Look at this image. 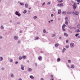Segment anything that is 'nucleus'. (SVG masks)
<instances>
[{"mask_svg":"<svg viewBox=\"0 0 80 80\" xmlns=\"http://www.w3.org/2000/svg\"><path fill=\"white\" fill-rule=\"evenodd\" d=\"M70 46L71 48L73 49L75 47V44L73 42H72L70 44Z\"/></svg>","mask_w":80,"mask_h":80,"instance_id":"nucleus-1","label":"nucleus"},{"mask_svg":"<svg viewBox=\"0 0 80 80\" xmlns=\"http://www.w3.org/2000/svg\"><path fill=\"white\" fill-rule=\"evenodd\" d=\"M15 14L16 15L18 16V17H20L21 16V14L19 13L18 11H16Z\"/></svg>","mask_w":80,"mask_h":80,"instance_id":"nucleus-2","label":"nucleus"},{"mask_svg":"<svg viewBox=\"0 0 80 80\" xmlns=\"http://www.w3.org/2000/svg\"><path fill=\"white\" fill-rule=\"evenodd\" d=\"M21 68L22 70H24L25 69V68H24V66L23 64H21Z\"/></svg>","mask_w":80,"mask_h":80,"instance_id":"nucleus-3","label":"nucleus"},{"mask_svg":"<svg viewBox=\"0 0 80 80\" xmlns=\"http://www.w3.org/2000/svg\"><path fill=\"white\" fill-rule=\"evenodd\" d=\"M72 13L73 14H75V15H78V12L75 11H73Z\"/></svg>","mask_w":80,"mask_h":80,"instance_id":"nucleus-4","label":"nucleus"},{"mask_svg":"<svg viewBox=\"0 0 80 80\" xmlns=\"http://www.w3.org/2000/svg\"><path fill=\"white\" fill-rule=\"evenodd\" d=\"M58 7H63V3L58 4H57Z\"/></svg>","mask_w":80,"mask_h":80,"instance_id":"nucleus-5","label":"nucleus"},{"mask_svg":"<svg viewBox=\"0 0 80 80\" xmlns=\"http://www.w3.org/2000/svg\"><path fill=\"white\" fill-rule=\"evenodd\" d=\"M28 71L29 72H32V68H28Z\"/></svg>","mask_w":80,"mask_h":80,"instance_id":"nucleus-6","label":"nucleus"},{"mask_svg":"<svg viewBox=\"0 0 80 80\" xmlns=\"http://www.w3.org/2000/svg\"><path fill=\"white\" fill-rule=\"evenodd\" d=\"M72 6H73V9L74 10H75V9H76V8H77V6L74 3V5H72Z\"/></svg>","mask_w":80,"mask_h":80,"instance_id":"nucleus-7","label":"nucleus"},{"mask_svg":"<svg viewBox=\"0 0 80 80\" xmlns=\"http://www.w3.org/2000/svg\"><path fill=\"white\" fill-rule=\"evenodd\" d=\"M18 36H15L14 37V40H18Z\"/></svg>","mask_w":80,"mask_h":80,"instance_id":"nucleus-8","label":"nucleus"},{"mask_svg":"<svg viewBox=\"0 0 80 80\" xmlns=\"http://www.w3.org/2000/svg\"><path fill=\"white\" fill-rule=\"evenodd\" d=\"M38 59L40 61H41L42 60V56H39L38 58Z\"/></svg>","mask_w":80,"mask_h":80,"instance_id":"nucleus-9","label":"nucleus"},{"mask_svg":"<svg viewBox=\"0 0 80 80\" xmlns=\"http://www.w3.org/2000/svg\"><path fill=\"white\" fill-rule=\"evenodd\" d=\"M25 7L27 8L28 7V4L26 3L25 4Z\"/></svg>","mask_w":80,"mask_h":80,"instance_id":"nucleus-10","label":"nucleus"},{"mask_svg":"<svg viewBox=\"0 0 80 80\" xmlns=\"http://www.w3.org/2000/svg\"><path fill=\"white\" fill-rule=\"evenodd\" d=\"M61 60V59H60V58H57V62H60Z\"/></svg>","mask_w":80,"mask_h":80,"instance_id":"nucleus-11","label":"nucleus"},{"mask_svg":"<svg viewBox=\"0 0 80 80\" xmlns=\"http://www.w3.org/2000/svg\"><path fill=\"white\" fill-rule=\"evenodd\" d=\"M65 50H66V49L65 48H64L62 49V52L64 53V52H65Z\"/></svg>","mask_w":80,"mask_h":80,"instance_id":"nucleus-12","label":"nucleus"},{"mask_svg":"<svg viewBox=\"0 0 80 80\" xmlns=\"http://www.w3.org/2000/svg\"><path fill=\"white\" fill-rule=\"evenodd\" d=\"M64 35L66 37H68V35L67 33L64 32Z\"/></svg>","mask_w":80,"mask_h":80,"instance_id":"nucleus-13","label":"nucleus"},{"mask_svg":"<svg viewBox=\"0 0 80 80\" xmlns=\"http://www.w3.org/2000/svg\"><path fill=\"white\" fill-rule=\"evenodd\" d=\"M30 78H31V79H34V77L32 75L30 76Z\"/></svg>","mask_w":80,"mask_h":80,"instance_id":"nucleus-14","label":"nucleus"},{"mask_svg":"<svg viewBox=\"0 0 80 80\" xmlns=\"http://www.w3.org/2000/svg\"><path fill=\"white\" fill-rule=\"evenodd\" d=\"M71 67L72 68H75V65L73 64L71 65Z\"/></svg>","mask_w":80,"mask_h":80,"instance_id":"nucleus-15","label":"nucleus"},{"mask_svg":"<svg viewBox=\"0 0 80 80\" xmlns=\"http://www.w3.org/2000/svg\"><path fill=\"white\" fill-rule=\"evenodd\" d=\"M0 28L2 30H3L4 29V27H3V26H1L0 27Z\"/></svg>","mask_w":80,"mask_h":80,"instance_id":"nucleus-16","label":"nucleus"},{"mask_svg":"<svg viewBox=\"0 0 80 80\" xmlns=\"http://www.w3.org/2000/svg\"><path fill=\"white\" fill-rule=\"evenodd\" d=\"M59 45V44L58 43H56L55 44V47H58V46Z\"/></svg>","mask_w":80,"mask_h":80,"instance_id":"nucleus-17","label":"nucleus"},{"mask_svg":"<svg viewBox=\"0 0 80 80\" xmlns=\"http://www.w3.org/2000/svg\"><path fill=\"white\" fill-rule=\"evenodd\" d=\"M72 12H67V14H68V15H70V14H72Z\"/></svg>","mask_w":80,"mask_h":80,"instance_id":"nucleus-18","label":"nucleus"},{"mask_svg":"<svg viewBox=\"0 0 80 80\" xmlns=\"http://www.w3.org/2000/svg\"><path fill=\"white\" fill-rule=\"evenodd\" d=\"M61 13V10H58V14H60Z\"/></svg>","mask_w":80,"mask_h":80,"instance_id":"nucleus-19","label":"nucleus"},{"mask_svg":"<svg viewBox=\"0 0 80 80\" xmlns=\"http://www.w3.org/2000/svg\"><path fill=\"white\" fill-rule=\"evenodd\" d=\"M47 30L45 29H44L43 30V33H46Z\"/></svg>","mask_w":80,"mask_h":80,"instance_id":"nucleus-20","label":"nucleus"},{"mask_svg":"<svg viewBox=\"0 0 80 80\" xmlns=\"http://www.w3.org/2000/svg\"><path fill=\"white\" fill-rule=\"evenodd\" d=\"M11 77L12 78H14L15 77V76L13 74L11 75Z\"/></svg>","mask_w":80,"mask_h":80,"instance_id":"nucleus-21","label":"nucleus"},{"mask_svg":"<svg viewBox=\"0 0 80 80\" xmlns=\"http://www.w3.org/2000/svg\"><path fill=\"white\" fill-rule=\"evenodd\" d=\"M9 61L10 62H13V59L12 58L10 59Z\"/></svg>","mask_w":80,"mask_h":80,"instance_id":"nucleus-22","label":"nucleus"},{"mask_svg":"<svg viewBox=\"0 0 80 80\" xmlns=\"http://www.w3.org/2000/svg\"><path fill=\"white\" fill-rule=\"evenodd\" d=\"M20 5H21V6H23V5H24V3L22 2H20Z\"/></svg>","mask_w":80,"mask_h":80,"instance_id":"nucleus-23","label":"nucleus"},{"mask_svg":"<svg viewBox=\"0 0 80 80\" xmlns=\"http://www.w3.org/2000/svg\"><path fill=\"white\" fill-rule=\"evenodd\" d=\"M65 27H66V25L65 24H63L62 25V28H65Z\"/></svg>","mask_w":80,"mask_h":80,"instance_id":"nucleus-24","label":"nucleus"},{"mask_svg":"<svg viewBox=\"0 0 80 80\" xmlns=\"http://www.w3.org/2000/svg\"><path fill=\"white\" fill-rule=\"evenodd\" d=\"M22 59H25L26 58V56H23L22 57Z\"/></svg>","mask_w":80,"mask_h":80,"instance_id":"nucleus-25","label":"nucleus"},{"mask_svg":"<svg viewBox=\"0 0 80 80\" xmlns=\"http://www.w3.org/2000/svg\"><path fill=\"white\" fill-rule=\"evenodd\" d=\"M3 60V57H0V61H2Z\"/></svg>","mask_w":80,"mask_h":80,"instance_id":"nucleus-26","label":"nucleus"},{"mask_svg":"<svg viewBox=\"0 0 80 80\" xmlns=\"http://www.w3.org/2000/svg\"><path fill=\"white\" fill-rule=\"evenodd\" d=\"M37 18V16H34L33 17V18L34 19H36V18Z\"/></svg>","mask_w":80,"mask_h":80,"instance_id":"nucleus-27","label":"nucleus"},{"mask_svg":"<svg viewBox=\"0 0 80 80\" xmlns=\"http://www.w3.org/2000/svg\"><path fill=\"white\" fill-rule=\"evenodd\" d=\"M80 28L78 29L77 30V32H80Z\"/></svg>","mask_w":80,"mask_h":80,"instance_id":"nucleus-28","label":"nucleus"},{"mask_svg":"<svg viewBox=\"0 0 80 80\" xmlns=\"http://www.w3.org/2000/svg\"><path fill=\"white\" fill-rule=\"evenodd\" d=\"M27 13V10H25L23 12V13L25 14V13Z\"/></svg>","mask_w":80,"mask_h":80,"instance_id":"nucleus-29","label":"nucleus"},{"mask_svg":"<svg viewBox=\"0 0 80 80\" xmlns=\"http://www.w3.org/2000/svg\"><path fill=\"white\" fill-rule=\"evenodd\" d=\"M66 12L63 11L62 12V14H63L64 15H65Z\"/></svg>","mask_w":80,"mask_h":80,"instance_id":"nucleus-30","label":"nucleus"},{"mask_svg":"<svg viewBox=\"0 0 80 80\" xmlns=\"http://www.w3.org/2000/svg\"><path fill=\"white\" fill-rule=\"evenodd\" d=\"M78 35H79V34H78V33H76V34L75 35V37H78Z\"/></svg>","mask_w":80,"mask_h":80,"instance_id":"nucleus-31","label":"nucleus"},{"mask_svg":"<svg viewBox=\"0 0 80 80\" xmlns=\"http://www.w3.org/2000/svg\"><path fill=\"white\" fill-rule=\"evenodd\" d=\"M68 63H72V62L71 61V60H68Z\"/></svg>","mask_w":80,"mask_h":80,"instance_id":"nucleus-32","label":"nucleus"},{"mask_svg":"<svg viewBox=\"0 0 80 80\" xmlns=\"http://www.w3.org/2000/svg\"><path fill=\"white\" fill-rule=\"evenodd\" d=\"M19 60H22V57H21V56H20L19 57Z\"/></svg>","mask_w":80,"mask_h":80,"instance_id":"nucleus-33","label":"nucleus"},{"mask_svg":"<svg viewBox=\"0 0 80 80\" xmlns=\"http://www.w3.org/2000/svg\"><path fill=\"white\" fill-rule=\"evenodd\" d=\"M65 23L66 25H68V22L67 21L65 22Z\"/></svg>","mask_w":80,"mask_h":80,"instance_id":"nucleus-34","label":"nucleus"},{"mask_svg":"<svg viewBox=\"0 0 80 80\" xmlns=\"http://www.w3.org/2000/svg\"><path fill=\"white\" fill-rule=\"evenodd\" d=\"M68 27L70 28V29H72L73 28V27L72 26H68Z\"/></svg>","mask_w":80,"mask_h":80,"instance_id":"nucleus-35","label":"nucleus"},{"mask_svg":"<svg viewBox=\"0 0 80 80\" xmlns=\"http://www.w3.org/2000/svg\"><path fill=\"white\" fill-rule=\"evenodd\" d=\"M58 2H62V0H58Z\"/></svg>","mask_w":80,"mask_h":80,"instance_id":"nucleus-36","label":"nucleus"},{"mask_svg":"<svg viewBox=\"0 0 80 80\" xmlns=\"http://www.w3.org/2000/svg\"><path fill=\"white\" fill-rule=\"evenodd\" d=\"M20 42H21V41H20V40H19L18 41V43L19 44H20Z\"/></svg>","mask_w":80,"mask_h":80,"instance_id":"nucleus-37","label":"nucleus"},{"mask_svg":"<svg viewBox=\"0 0 80 80\" xmlns=\"http://www.w3.org/2000/svg\"><path fill=\"white\" fill-rule=\"evenodd\" d=\"M65 47H66V48H69V46H66Z\"/></svg>","mask_w":80,"mask_h":80,"instance_id":"nucleus-38","label":"nucleus"},{"mask_svg":"<svg viewBox=\"0 0 80 80\" xmlns=\"http://www.w3.org/2000/svg\"><path fill=\"white\" fill-rule=\"evenodd\" d=\"M36 39H37V40H38V38H39L38 37H35Z\"/></svg>","mask_w":80,"mask_h":80,"instance_id":"nucleus-39","label":"nucleus"},{"mask_svg":"<svg viewBox=\"0 0 80 80\" xmlns=\"http://www.w3.org/2000/svg\"><path fill=\"white\" fill-rule=\"evenodd\" d=\"M55 34H53L52 35V37H55Z\"/></svg>","mask_w":80,"mask_h":80,"instance_id":"nucleus-40","label":"nucleus"},{"mask_svg":"<svg viewBox=\"0 0 80 80\" xmlns=\"http://www.w3.org/2000/svg\"><path fill=\"white\" fill-rule=\"evenodd\" d=\"M35 67H37V63H35Z\"/></svg>","mask_w":80,"mask_h":80,"instance_id":"nucleus-41","label":"nucleus"},{"mask_svg":"<svg viewBox=\"0 0 80 80\" xmlns=\"http://www.w3.org/2000/svg\"><path fill=\"white\" fill-rule=\"evenodd\" d=\"M50 3H51V2H48L47 5H50Z\"/></svg>","mask_w":80,"mask_h":80,"instance_id":"nucleus-42","label":"nucleus"},{"mask_svg":"<svg viewBox=\"0 0 80 80\" xmlns=\"http://www.w3.org/2000/svg\"><path fill=\"white\" fill-rule=\"evenodd\" d=\"M66 43H68V40H67L66 41Z\"/></svg>","mask_w":80,"mask_h":80,"instance_id":"nucleus-43","label":"nucleus"},{"mask_svg":"<svg viewBox=\"0 0 80 80\" xmlns=\"http://www.w3.org/2000/svg\"><path fill=\"white\" fill-rule=\"evenodd\" d=\"M68 32H69V33H72V31H71L70 30H68Z\"/></svg>","mask_w":80,"mask_h":80,"instance_id":"nucleus-44","label":"nucleus"},{"mask_svg":"<svg viewBox=\"0 0 80 80\" xmlns=\"http://www.w3.org/2000/svg\"><path fill=\"white\" fill-rule=\"evenodd\" d=\"M2 70H5V68H1Z\"/></svg>","mask_w":80,"mask_h":80,"instance_id":"nucleus-45","label":"nucleus"},{"mask_svg":"<svg viewBox=\"0 0 80 80\" xmlns=\"http://www.w3.org/2000/svg\"><path fill=\"white\" fill-rule=\"evenodd\" d=\"M67 66L68 68H70V66H69V65H68V64H67Z\"/></svg>","mask_w":80,"mask_h":80,"instance_id":"nucleus-46","label":"nucleus"},{"mask_svg":"<svg viewBox=\"0 0 80 80\" xmlns=\"http://www.w3.org/2000/svg\"><path fill=\"white\" fill-rule=\"evenodd\" d=\"M65 20H66V21H67L68 20V17H66L65 18Z\"/></svg>","mask_w":80,"mask_h":80,"instance_id":"nucleus-47","label":"nucleus"},{"mask_svg":"<svg viewBox=\"0 0 80 80\" xmlns=\"http://www.w3.org/2000/svg\"><path fill=\"white\" fill-rule=\"evenodd\" d=\"M59 39L60 40H61V39H62V37L61 36H60L59 37Z\"/></svg>","mask_w":80,"mask_h":80,"instance_id":"nucleus-48","label":"nucleus"},{"mask_svg":"<svg viewBox=\"0 0 80 80\" xmlns=\"http://www.w3.org/2000/svg\"><path fill=\"white\" fill-rule=\"evenodd\" d=\"M45 4V2H43V4H42V6H43V5H44Z\"/></svg>","mask_w":80,"mask_h":80,"instance_id":"nucleus-49","label":"nucleus"},{"mask_svg":"<svg viewBox=\"0 0 80 80\" xmlns=\"http://www.w3.org/2000/svg\"><path fill=\"white\" fill-rule=\"evenodd\" d=\"M77 2L78 3H80V0H77Z\"/></svg>","mask_w":80,"mask_h":80,"instance_id":"nucleus-50","label":"nucleus"},{"mask_svg":"<svg viewBox=\"0 0 80 80\" xmlns=\"http://www.w3.org/2000/svg\"><path fill=\"white\" fill-rule=\"evenodd\" d=\"M18 61H16L15 62V64H18Z\"/></svg>","mask_w":80,"mask_h":80,"instance_id":"nucleus-51","label":"nucleus"},{"mask_svg":"<svg viewBox=\"0 0 80 80\" xmlns=\"http://www.w3.org/2000/svg\"><path fill=\"white\" fill-rule=\"evenodd\" d=\"M3 38V37L2 36H0V39H2Z\"/></svg>","mask_w":80,"mask_h":80,"instance_id":"nucleus-52","label":"nucleus"},{"mask_svg":"<svg viewBox=\"0 0 80 80\" xmlns=\"http://www.w3.org/2000/svg\"><path fill=\"white\" fill-rule=\"evenodd\" d=\"M53 16H54V15L53 14H52L51 15V17H53Z\"/></svg>","mask_w":80,"mask_h":80,"instance_id":"nucleus-53","label":"nucleus"},{"mask_svg":"<svg viewBox=\"0 0 80 80\" xmlns=\"http://www.w3.org/2000/svg\"><path fill=\"white\" fill-rule=\"evenodd\" d=\"M50 80H54V79L53 78H51Z\"/></svg>","mask_w":80,"mask_h":80,"instance_id":"nucleus-54","label":"nucleus"},{"mask_svg":"<svg viewBox=\"0 0 80 80\" xmlns=\"http://www.w3.org/2000/svg\"><path fill=\"white\" fill-rule=\"evenodd\" d=\"M62 29L63 30V31H65V29H64V28H62Z\"/></svg>","mask_w":80,"mask_h":80,"instance_id":"nucleus-55","label":"nucleus"},{"mask_svg":"<svg viewBox=\"0 0 80 80\" xmlns=\"http://www.w3.org/2000/svg\"><path fill=\"white\" fill-rule=\"evenodd\" d=\"M77 28H79V27H80V26H79V25H78L77 26Z\"/></svg>","mask_w":80,"mask_h":80,"instance_id":"nucleus-56","label":"nucleus"},{"mask_svg":"<svg viewBox=\"0 0 80 80\" xmlns=\"http://www.w3.org/2000/svg\"><path fill=\"white\" fill-rule=\"evenodd\" d=\"M10 23H12V20H10Z\"/></svg>","mask_w":80,"mask_h":80,"instance_id":"nucleus-57","label":"nucleus"},{"mask_svg":"<svg viewBox=\"0 0 80 80\" xmlns=\"http://www.w3.org/2000/svg\"><path fill=\"white\" fill-rule=\"evenodd\" d=\"M18 80H22V79L21 78H19L18 79Z\"/></svg>","mask_w":80,"mask_h":80,"instance_id":"nucleus-58","label":"nucleus"},{"mask_svg":"<svg viewBox=\"0 0 80 80\" xmlns=\"http://www.w3.org/2000/svg\"><path fill=\"white\" fill-rule=\"evenodd\" d=\"M50 22H53V20L52 19L50 20Z\"/></svg>","mask_w":80,"mask_h":80,"instance_id":"nucleus-59","label":"nucleus"},{"mask_svg":"<svg viewBox=\"0 0 80 80\" xmlns=\"http://www.w3.org/2000/svg\"><path fill=\"white\" fill-rule=\"evenodd\" d=\"M40 80H44V79L43 78H41Z\"/></svg>","mask_w":80,"mask_h":80,"instance_id":"nucleus-60","label":"nucleus"},{"mask_svg":"<svg viewBox=\"0 0 80 80\" xmlns=\"http://www.w3.org/2000/svg\"><path fill=\"white\" fill-rule=\"evenodd\" d=\"M42 36L43 37H44V36H45V34H42Z\"/></svg>","mask_w":80,"mask_h":80,"instance_id":"nucleus-61","label":"nucleus"},{"mask_svg":"<svg viewBox=\"0 0 80 80\" xmlns=\"http://www.w3.org/2000/svg\"><path fill=\"white\" fill-rule=\"evenodd\" d=\"M43 51H41L40 52V53H43Z\"/></svg>","mask_w":80,"mask_h":80,"instance_id":"nucleus-62","label":"nucleus"},{"mask_svg":"<svg viewBox=\"0 0 80 80\" xmlns=\"http://www.w3.org/2000/svg\"><path fill=\"white\" fill-rule=\"evenodd\" d=\"M27 62H28V63H29V62H30V61H29V60H28L27 61Z\"/></svg>","mask_w":80,"mask_h":80,"instance_id":"nucleus-63","label":"nucleus"},{"mask_svg":"<svg viewBox=\"0 0 80 80\" xmlns=\"http://www.w3.org/2000/svg\"><path fill=\"white\" fill-rule=\"evenodd\" d=\"M78 38H80V36H78Z\"/></svg>","mask_w":80,"mask_h":80,"instance_id":"nucleus-64","label":"nucleus"}]
</instances>
